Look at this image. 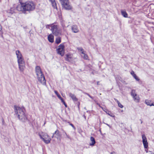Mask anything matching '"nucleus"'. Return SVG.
<instances>
[{
    "label": "nucleus",
    "instance_id": "f257e3e1",
    "mask_svg": "<svg viewBox=\"0 0 154 154\" xmlns=\"http://www.w3.org/2000/svg\"><path fill=\"white\" fill-rule=\"evenodd\" d=\"M35 5L32 1H28L25 3L20 2L18 5L17 9L18 11L25 13L26 11L30 12L33 11L35 9Z\"/></svg>",
    "mask_w": 154,
    "mask_h": 154
},
{
    "label": "nucleus",
    "instance_id": "f03ea898",
    "mask_svg": "<svg viewBox=\"0 0 154 154\" xmlns=\"http://www.w3.org/2000/svg\"><path fill=\"white\" fill-rule=\"evenodd\" d=\"M14 109L16 115L19 120L22 122H26L27 120V117L25 114V109L23 107H20L15 105Z\"/></svg>",
    "mask_w": 154,
    "mask_h": 154
},
{
    "label": "nucleus",
    "instance_id": "7ed1b4c3",
    "mask_svg": "<svg viewBox=\"0 0 154 154\" xmlns=\"http://www.w3.org/2000/svg\"><path fill=\"white\" fill-rule=\"evenodd\" d=\"M35 72L37 75V79L39 82L43 85L46 84V81L40 67L37 66L35 68Z\"/></svg>",
    "mask_w": 154,
    "mask_h": 154
},
{
    "label": "nucleus",
    "instance_id": "20e7f679",
    "mask_svg": "<svg viewBox=\"0 0 154 154\" xmlns=\"http://www.w3.org/2000/svg\"><path fill=\"white\" fill-rule=\"evenodd\" d=\"M63 8L67 10H71L72 7L69 0H59Z\"/></svg>",
    "mask_w": 154,
    "mask_h": 154
},
{
    "label": "nucleus",
    "instance_id": "39448f33",
    "mask_svg": "<svg viewBox=\"0 0 154 154\" xmlns=\"http://www.w3.org/2000/svg\"><path fill=\"white\" fill-rule=\"evenodd\" d=\"M17 62L20 71L21 72H23L26 68L25 62L23 58L17 59Z\"/></svg>",
    "mask_w": 154,
    "mask_h": 154
},
{
    "label": "nucleus",
    "instance_id": "423d86ee",
    "mask_svg": "<svg viewBox=\"0 0 154 154\" xmlns=\"http://www.w3.org/2000/svg\"><path fill=\"white\" fill-rule=\"evenodd\" d=\"M51 30L55 35L58 36L61 34V31L60 29L58 28L57 25H52Z\"/></svg>",
    "mask_w": 154,
    "mask_h": 154
},
{
    "label": "nucleus",
    "instance_id": "0eeeda50",
    "mask_svg": "<svg viewBox=\"0 0 154 154\" xmlns=\"http://www.w3.org/2000/svg\"><path fill=\"white\" fill-rule=\"evenodd\" d=\"M57 51L58 54L63 56L64 54V46L63 45L60 44L57 49Z\"/></svg>",
    "mask_w": 154,
    "mask_h": 154
},
{
    "label": "nucleus",
    "instance_id": "6e6552de",
    "mask_svg": "<svg viewBox=\"0 0 154 154\" xmlns=\"http://www.w3.org/2000/svg\"><path fill=\"white\" fill-rule=\"evenodd\" d=\"M131 95L133 98L134 101L137 103L140 101V97L139 95H137L135 93V91L134 90H132L131 92Z\"/></svg>",
    "mask_w": 154,
    "mask_h": 154
},
{
    "label": "nucleus",
    "instance_id": "1a4fd4ad",
    "mask_svg": "<svg viewBox=\"0 0 154 154\" xmlns=\"http://www.w3.org/2000/svg\"><path fill=\"white\" fill-rule=\"evenodd\" d=\"M43 132H42L41 133H39V136L40 138L42 139L46 144H48L50 142L51 139H49L48 140L45 139V138H43Z\"/></svg>",
    "mask_w": 154,
    "mask_h": 154
},
{
    "label": "nucleus",
    "instance_id": "9d476101",
    "mask_svg": "<svg viewBox=\"0 0 154 154\" xmlns=\"http://www.w3.org/2000/svg\"><path fill=\"white\" fill-rule=\"evenodd\" d=\"M55 134L54 137L56 138L58 140H60V137H61V135L59 131L57 130L54 133Z\"/></svg>",
    "mask_w": 154,
    "mask_h": 154
},
{
    "label": "nucleus",
    "instance_id": "9b49d317",
    "mask_svg": "<svg viewBox=\"0 0 154 154\" xmlns=\"http://www.w3.org/2000/svg\"><path fill=\"white\" fill-rule=\"evenodd\" d=\"M71 29L72 32L74 33H77L79 32L78 27L76 25H73L72 26Z\"/></svg>",
    "mask_w": 154,
    "mask_h": 154
},
{
    "label": "nucleus",
    "instance_id": "f8f14e48",
    "mask_svg": "<svg viewBox=\"0 0 154 154\" xmlns=\"http://www.w3.org/2000/svg\"><path fill=\"white\" fill-rule=\"evenodd\" d=\"M69 96L71 98L73 101H77L78 100V99L76 97V96L74 94L70 93L69 94Z\"/></svg>",
    "mask_w": 154,
    "mask_h": 154
},
{
    "label": "nucleus",
    "instance_id": "ddd939ff",
    "mask_svg": "<svg viewBox=\"0 0 154 154\" xmlns=\"http://www.w3.org/2000/svg\"><path fill=\"white\" fill-rule=\"evenodd\" d=\"M16 54L17 56V59L23 58L21 53L19 50H17L16 51Z\"/></svg>",
    "mask_w": 154,
    "mask_h": 154
},
{
    "label": "nucleus",
    "instance_id": "4468645a",
    "mask_svg": "<svg viewBox=\"0 0 154 154\" xmlns=\"http://www.w3.org/2000/svg\"><path fill=\"white\" fill-rule=\"evenodd\" d=\"M72 56L71 55L67 54L66 55L65 60L68 61H71L72 60Z\"/></svg>",
    "mask_w": 154,
    "mask_h": 154
},
{
    "label": "nucleus",
    "instance_id": "2eb2a0df",
    "mask_svg": "<svg viewBox=\"0 0 154 154\" xmlns=\"http://www.w3.org/2000/svg\"><path fill=\"white\" fill-rule=\"evenodd\" d=\"M90 141L91 142L90 143V145L91 146H94L96 143V141L94 138L92 137H90Z\"/></svg>",
    "mask_w": 154,
    "mask_h": 154
},
{
    "label": "nucleus",
    "instance_id": "dca6fc26",
    "mask_svg": "<svg viewBox=\"0 0 154 154\" xmlns=\"http://www.w3.org/2000/svg\"><path fill=\"white\" fill-rule=\"evenodd\" d=\"M54 36L51 34H50L48 36V41L51 42H54Z\"/></svg>",
    "mask_w": 154,
    "mask_h": 154
},
{
    "label": "nucleus",
    "instance_id": "f3484780",
    "mask_svg": "<svg viewBox=\"0 0 154 154\" xmlns=\"http://www.w3.org/2000/svg\"><path fill=\"white\" fill-rule=\"evenodd\" d=\"M51 2V5L53 8L54 9H57V4L55 0H49Z\"/></svg>",
    "mask_w": 154,
    "mask_h": 154
},
{
    "label": "nucleus",
    "instance_id": "a211bd4d",
    "mask_svg": "<svg viewBox=\"0 0 154 154\" xmlns=\"http://www.w3.org/2000/svg\"><path fill=\"white\" fill-rule=\"evenodd\" d=\"M43 138H44L45 139L48 140L49 139H51L47 133H43Z\"/></svg>",
    "mask_w": 154,
    "mask_h": 154
},
{
    "label": "nucleus",
    "instance_id": "6ab92c4d",
    "mask_svg": "<svg viewBox=\"0 0 154 154\" xmlns=\"http://www.w3.org/2000/svg\"><path fill=\"white\" fill-rule=\"evenodd\" d=\"M114 100L117 103L119 107L121 108H122L123 107V106L116 99L114 98Z\"/></svg>",
    "mask_w": 154,
    "mask_h": 154
},
{
    "label": "nucleus",
    "instance_id": "aec40b11",
    "mask_svg": "<svg viewBox=\"0 0 154 154\" xmlns=\"http://www.w3.org/2000/svg\"><path fill=\"white\" fill-rule=\"evenodd\" d=\"M121 14L122 15L125 17H128V14L125 11H121Z\"/></svg>",
    "mask_w": 154,
    "mask_h": 154
},
{
    "label": "nucleus",
    "instance_id": "412c9836",
    "mask_svg": "<svg viewBox=\"0 0 154 154\" xmlns=\"http://www.w3.org/2000/svg\"><path fill=\"white\" fill-rule=\"evenodd\" d=\"M81 53L82 55L81 56L83 57V58L85 59H87L88 58V56L84 52V51H82Z\"/></svg>",
    "mask_w": 154,
    "mask_h": 154
},
{
    "label": "nucleus",
    "instance_id": "4be33fe9",
    "mask_svg": "<svg viewBox=\"0 0 154 154\" xmlns=\"http://www.w3.org/2000/svg\"><path fill=\"white\" fill-rule=\"evenodd\" d=\"M106 113L111 117H114L115 116L109 110L106 111Z\"/></svg>",
    "mask_w": 154,
    "mask_h": 154
},
{
    "label": "nucleus",
    "instance_id": "5701e85b",
    "mask_svg": "<svg viewBox=\"0 0 154 154\" xmlns=\"http://www.w3.org/2000/svg\"><path fill=\"white\" fill-rule=\"evenodd\" d=\"M144 147L145 149L147 148L148 145L147 141L143 142Z\"/></svg>",
    "mask_w": 154,
    "mask_h": 154
},
{
    "label": "nucleus",
    "instance_id": "b1692460",
    "mask_svg": "<svg viewBox=\"0 0 154 154\" xmlns=\"http://www.w3.org/2000/svg\"><path fill=\"white\" fill-rule=\"evenodd\" d=\"M142 142H145L147 141V138L145 135L143 134L142 135Z\"/></svg>",
    "mask_w": 154,
    "mask_h": 154
},
{
    "label": "nucleus",
    "instance_id": "393cba45",
    "mask_svg": "<svg viewBox=\"0 0 154 154\" xmlns=\"http://www.w3.org/2000/svg\"><path fill=\"white\" fill-rule=\"evenodd\" d=\"M61 42V39L60 37H57L56 39V43L59 44Z\"/></svg>",
    "mask_w": 154,
    "mask_h": 154
},
{
    "label": "nucleus",
    "instance_id": "a878e982",
    "mask_svg": "<svg viewBox=\"0 0 154 154\" xmlns=\"http://www.w3.org/2000/svg\"><path fill=\"white\" fill-rule=\"evenodd\" d=\"M54 93L55 94H56L58 98L60 100L62 98L60 96V95L58 93V92L57 91H54Z\"/></svg>",
    "mask_w": 154,
    "mask_h": 154
},
{
    "label": "nucleus",
    "instance_id": "bb28decb",
    "mask_svg": "<svg viewBox=\"0 0 154 154\" xmlns=\"http://www.w3.org/2000/svg\"><path fill=\"white\" fill-rule=\"evenodd\" d=\"M133 77L136 79V81H138L140 80V79L136 74L134 75H133Z\"/></svg>",
    "mask_w": 154,
    "mask_h": 154
},
{
    "label": "nucleus",
    "instance_id": "cd10ccee",
    "mask_svg": "<svg viewBox=\"0 0 154 154\" xmlns=\"http://www.w3.org/2000/svg\"><path fill=\"white\" fill-rule=\"evenodd\" d=\"M60 100H61V102L62 103H63L64 104V105H65V106L66 107H67V105H66V103H65V101H64V100L62 98Z\"/></svg>",
    "mask_w": 154,
    "mask_h": 154
},
{
    "label": "nucleus",
    "instance_id": "c85d7f7f",
    "mask_svg": "<svg viewBox=\"0 0 154 154\" xmlns=\"http://www.w3.org/2000/svg\"><path fill=\"white\" fill-rule=\"evenodd\" d=\"M145 103L147 105H149L150 106V105H151V104H150L149 101L148 100H146Z\"/></svg>",
    "mask_w": 154,
    "mask_h": 154
},
{
    "label": "nucleus",
    "instance_id": "c756f323",
    "mask_svg": "<svg viewBox=\"0 0 154 154\" xmlns=\"http://www.w3.org/2000/svg\"><path fill=\"white\" fill-rule=\"evenodd\" d=\"M101 109H102V110L105 112L106 113V111H108V110L106 109L105 108L101 107Z\"/></svg>",
    "mask_w": 154,
    "mask_h": 154
},
{
    "label": "nucleus",
    "instance_id": "7c9ffc66",
    "mask_svg": "<svg viewBox=\"0 0 154 154\" xmlns=\"http://www.w3.org/2000/svg\"><path fill=\"white\" fill-rule=\"evenodd\" d=\"M52 25H54V24H51V25H46V28H48V29H49V27H51V26Z\"/></svg>",
    "mask_w": 154,
    "mask_h": 154
},
{
    "label": "nucleus",
    "instance_id": "2f4dec72",
    "mask_svg": "<svg viewBox=\"0 0 154 154\" xmlns=\"http://www.w3.org/2000/svg\"><path fill=\"white\" fill-rule=\"evenodd\" d=\"M61 24H62V26L63 27V30H64V27H65V25L64 24L63 22H62Z\"/></svg>",
    "mask_w": 154,
    "mask_h": 154
},
{
    "label": "nucleus",
    "instance_id": "473e14b6",
    "mask_svg": "<svg viewBox=\"0 0 154 154\" xmlns=\"http://www.w3.org/2000/svg\"><path fill=\"white\" fill-rule=\"evenodd\" d=\"M84 94H86V95H88L90 98H91L92 99H93V97L92 96H90L88 93H85Z\"/></svg>",
    "mask_w": 154,
    "mask_h": 154
},
{
    "label": "nucleus",
    "instance_id": "72a5a7b5",
    "mask_svg": "<svg viewBox=\"0 0 154 154\" xmlns=\"http://www.w3.org/2000/svg\"><path fill=\"white\" fill-rule=\"evenodd\" d=\"M5 141L6 142H9V139L8 137H5L4 138Z\"/></svg>",
    "mask_w": 154,
    "mask_h": 154
},
{
    "label": "nucleus",
    "instance_id": "f704fd0d",
    "mask_svg": "<svg viewBox=\"0 0 154 154\" xmlns=\"http://www.w3.org/2000/svg\"><path fill=\"white\" fill-rule=\"evenodd\" d=\"M78 50L81 51H82H82H84V50H83V48H78Z\"/></svg>",
    "mask_w": 154,
    "mask_h": 154
},
{
    "label": "nucleus",
    "instance_id": "c9c22d12",
    "mask_svg": "<svg viewBox=\"0 0 154 154\" xmlns=\"http://www.w3.org/2000/svg\"><path fill=\"white\" fill-rule=\"evenodd\" d=\"M69 125L72 127L74 130L75 129V128L72 124L70 123Z\"/></svg>",
    "mask_w": 154,
    "mask_h": 154
},
{
    "label": "nucleus",
    "instance_id": "e433bc0d",
    "mask_svg": "<svg viewBox=\"0 0 154 154\" xmlns=\"http://www.w3.org/2000/svg\"><path fill=\"white\" fill-rule=\"evenodd\" d=\"M131 74L133 76L134 75H135V74L134 73V71H132L131 72Z\"/></svg>",
    "mask_w": 154,
    "mask_h": 154
},
{
    "label": "nucleus",
    "instance_id": "4c0bfd02",
    "mask_svg": "<svg viewBox=\"0 0 154 154\" xmlns=\"http://www.w3.org/2000/svg\"><path fill=\"white\" fill-rule=\"evenodd\" d=\"M8 12L9 13H11V14H12L13 13V12L11 11H8Z\"/></svg>",
    "mask_w": 154,
    "mask_h": 154
},
{
    "label": "nucleus",
    "instance_id": "58836bf2",
    "mask_svg": "<svg viewBox=\"0 0 154 154\" xmlns=\"http://www.w3.org/2000/svg\"><path fill=\"white\" fill-rule=\"evenodd\" d=\"M65 134H66V136L67 137H68L69 138H70L69 136V135H67L66 133H65Z\"/></svg>",
    "mask_w": 154,
    "mask_h": 154
},
{
    "label": "nucleus",
    "instance_id": "ea45409f",
    "mask_svg": "<svg viewBox=\"0 0 154 154\" xmlns=\"http://www.w3.org/2000/svg\"><path fill=\"white\" fill-rule=\"evenodd\" d=\"M97 104L101 108V107H102V106H100V105L99 103H97Z\"/></svg>",
    "mask_w": 154,
    "mask_h": 154
},
{
    "label": "nucleus",
    "instance_id": "a19ab883",
    "mask_svg": "<svg viewBox=\"0 0 154 154\" xmlns=\"http://www.w3.org/2000/svg\"><path fill=\"white\" fill-rule=\"evenodd\" d=\"M2 29V27L1 26V25L0 24V31H1Z\"/></svg>",
    "mask_w": 154,
    "mask_h": 154
},
{
    "label": "nucleus",
    "instance_id": "79ce46f5",
    "mask_svg": "<svg viewBox=\"0 0 154 154\" xmlns=\"http://www.w3.org/2000/svg\"><path fill=\"white\" fill-rule=\"evenodd\" d=\"M106 125L108 126L109 127H111L110 126V125H109V124H106V123H105Z\"/></svg>",
    "mask_w": 154,
    "mask_h": 154
},
{
    "label": "nucleus",
    "instance_id": "37998d69",
    "mask_svg": "<svg viewBox=\"0 0 154 154\" xmlns=\"http://www.w3.org/2000/svg\"><path fill=\"white\" fill-rule=\"evenodd\" d=\"M55 134H54V133L53 134V135L52 137V138H53L54 137Z\"/></svg>",
    "mask_w": 154,
    "mask_h": 154
},
{
    "label": "nucleus",
    "instance_id": "c03bdc74",
    "mask_svg": "<svg viewBox=\"0 0 154 154\" xmlns=\"http://www.w3.org/2000/svg\"><path fill=\"white\" fill-rule=\"evenodd\" d=\"M154 106V104L153 103H152V104H151V105H150V106Z\"/></svg>",
    "mask_w": 154,
    "mask_h": 154
},
{
    "label": "nucleus",
    "instance_id": "a18cd8bd",
    "mask_svg": "<svg viewBox=\"0 0 154 154\" xmlns=\"http://www.w3.org/2000/svg\"><path fill=\"white\" fill-rule=\"evenodd\" d=\"M97 85H99V82H97Z\"/></svg>",
    "mask_w": 154,
    "mask_h": 154
},
{
    "label": "nucleus",
    "instance_id": "49530a36",
    "mask_svg": "<svg viewBox=\"0 0 154 154\" xmlns=\"http://www.w3.org/2000/svg\"><path fill=\"white\" fill-rule=\"evenodd\" d=\"M115 153V152H111V153H110V154H113V153Z\"/></svg>",
    "mask_w": 154,
    "mask_h": 154
},
{
    "label": "nucleus",
    "instance_id": "de8ad7c7",
    "mask_svg": "<svg viewBox=\"0 0 154 154\" xmlns=\"http://www.w3.org/2000/svg\"><path fill=\"white\" fill-rule=\"evenodd\" d=\"M140 120L141 121V123L142 124V121L141 119H140Z\"/></svg>",
    "mask_w": 154,
    "mask_h": 154
},
{
    "label": "nucleus",
    "instance_id": "09e8293b",
    "mask_svg": "<svg viewBox=\"0 0 154 154\" xmlns=\"http://www.w3.org/2000/svg\"><path fill=\"white\" fill-rule=\"evenodd\" d=\"M150 152H152V153L151 154H154V152H153V153H152V152H151V151H149Z\"/></svg>",
    "mask_w": 154,
    "mask_h": 154
},
{
    "label": "nucleus",
    "instance_id": "8fccbe9b",
    "mask_svg": "<svg viewBox=\"0 0 154 154\" xmlns=\"http://www.w3.org/2000/svg\"><path fill=\"white\" fill-rule=\"evenodd\" d=\"M2 33H1V35H2Z\"/></svg>",
    "mask_w": 154,
    "mask_h": 154
},
{
    "label": "nucleus",
    "instance_id": "3c124183",
    "mask_svg": "<svg viewBox=\"0 0 154 154\" xmlns=\"http://www.w3.org/2000/svg\"><path fill=\"white\" fill-rule=\"evenodd\" d=\"M146 152H148V151L146 150Z\"/></svg>",
    "mask_w": 154,
    "mask_h": 154
},
{
    "label": "nucleus",
    "instance_id": "603ef678",
    "mask_svg": "<svg viewBox=\"0 0 154 154\" xmlns=\"http://www.w3.org/2000/svg\"><path fill=\"white\" fill-rule=\"evenodd\" d=\"M84 118H85V119H86V117H85H85H84Z\"/></svg>",
    "mask_w": 154,
    "mask_h": 154
}]
</instances>
